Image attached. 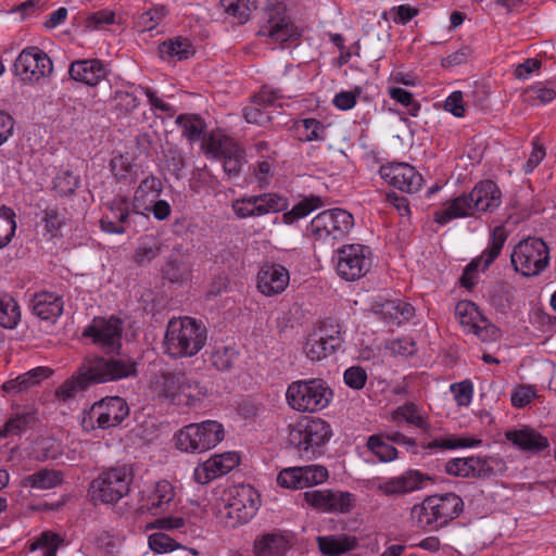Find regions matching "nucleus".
<instances>
[{
    "label": "nucleus",
    "instance_id": "obj_1",
    "mask_svg": "<svg viewBox=\"0 0 556 556\" xmlns=\"http://www.w3.org/2000/svg\"><path fill=\"white\" fill-rule=\"evenodd\" d=\"M501 190L495 182L480 181L470 193L455 198L446 208L435 212L434 220L444 225L454 218L492 212L501 205Z\"/></svg>",
    "mask_w": 556,
    "mask_h": 556
},
{
    "label": "nucleus",
    "instance_id": "obj_2",
    "mask_svg": "<svg viewBox=\"0 0 556 556\" xmlns=\"http://www.w3.org/2000/svg\"><path fill=\"white\" fill-rule=\"evenodd\" d=\"M207 331L201 321L192 317L173 318L168 321L164 346L174 358L191 357L206 344Z\"/></svg>",
    "mask_w": 556,
    "mask_h": 556
},
{
    "label": "nucleus",
    "instance_id": "obj_3",
    "mask_svg": "<svg viewBox=\"0 0 556 556\" xmlns=\"http://www.w3.org/2000/svg\"><path fill=\"white\" fill-rule=\"evenodd\" d=\"M463 507V500L455 493L432 495L412 507L410 519L417 528L434 531L457 518Z\"/></svg>",
    "mask_w": 556,
    "mask_h": 556
},
{
    "label": "nucleus",
    "instance_id": "obj_4",
    "mask_svg": "<svg viewBox=\"0 0 556 556\" xmlns=\"http://www.w3.org/2000/svg\"><path fill=\"white\" fill-rule=\"evenodd\" d=\"M333 397L328 383L320 378L291 382L286 392L288 405L300 413H317L326 408Z\"/></svg>",
    "mask_w": 556,
    "mask_h": 556
},
{
    "label": "nucleus",
    "instance_id": "obj_5",
    "mask_svg": "<svg viewBox=\"0 0 556 556\" xmlns=\"http://www.w3.org/2000/svg\"><path fill=\"white\" fill-rule=\"evenodd\" d=\"M79 367L81 376L86 377L90 387L137 375V363L131 358L125 357L87 356Z\"/></svg>",
    "mask_w": 556,
    "mask_h": 556
},
{
    "label": "nucleus",
    "instance_id": "obj_6",
    "mask_svg": "<svg viewBox=\"0 0 556 556\" xmlns=\"http://www.w3.org/2000/svg\"><path fill=\"white\" fill-rule=\"evenodd\" d=\"M131 481L127 465L110 467L91 481L89 494L94 502L115 504L129 493Z\"/></svg>",
    "mask_w": 556,
    "mask_h": 556
},
{
    "label": "nucleus",
    "instance_id": "obj_7",
    "mask_svg": "<svg viewBox=\"0 0 556 556\" xmlns=\"http://www.w3.org/2000/svg\"><path fill=\"white\" fill-rule=\"evenodd\" d=\"M330 425L320 418H306L298 422L289 433V441L301 457L311 459L317 450L331 438Z\"/></svg>",
    "mask_w": 556,
    "mask_h": 556
},
{
    "label": "nucleus",
    "instance_id": "obj_8",
    "mask_svg": "<svg viewBox=\"0 0 556 556\" xmlns=\"http://www.w3.org/2000/svg\"><path fill=\"white\" fill-rule=\"evenodd\" d=\"M510 262L514 269L522 276L541 274L549 263V250L541 238L529 237L515 245Z\"/></svg>",
    "mask_w": 556,
    "mask_h": 556
},
{
    "label": "nucleus",
    "instance_id": "obj_9",
    "mask_svg": "<svg viewBox=\"0 0 556 556\" xmlns=\"http://www.w3.org/2000/svg\"><path fill=\"white\" fill-rule=\"evenodd\" d=\"M223 425L205 420L184 427L177 435V447L185 452L202 453L215 447L224 439Z\"/></svg>",
    "mask_w": 556,
    "mask_h": 556
},
{
    "label": "nucleus",
    "instance_id": "obj_10",
    "mask_svg": "<svg viewBox=\"0 0 556 556\" xmlns=\"http://www.w3.org/2000/svg\"><path fill=\"white\" fill-rule=\"evenodd\" d=\"M129 414L126 401L119 396L103 399L94 403L83 418V427L86 429H109L119 425Z\"/></svg>",
    "mask_w": 556,
    "mask_h": 556
},
{
    "label": "nucleus",
    "instance_id": "obj_11",
    "mask_svg": "<svg viewBox=\"0 0 556 556\" xmlns=\"http://www.w3.org/2000/svg\"><path fill=\"white\" fill-rule=\"evenodd\" d=\"M203 149L205 153L223 160L224 172L229 178L239 176L245 153L231 138L212 132L204 139Z\"/></svg>",
    "mask_w": 556,
    "mask_h": 556
},
{
    "label": "nucleus",
    "instance_id": "obj_12",
    "mask_svg": "<svg viewBox=\"0 0 556 556\" xmlns=\"http://www.w3.org/2000/svg\"><path fill=\"white\" fill-rule=\"evenodd\" d=\"M304 502L323 514H349L355 507V496L348 491L319 489L303 493Z\"/></svg>",
    "mask_w": 556,
    "mask_h": 556
},
{
    "label": "nucleus",
    "instance_id": "obj_13",
    "mask_svg": "<svg viewBox=\"0 0 556 556\" xmlns=\"http://www.w3.org/2000/svg\"><path fill=\"white\" fill-rule=\"evenodd\" d=\"M52 71L51 59L38 47L24 49L14 62V73L24 81L37 83Z\"/></svg>",
    "mask_w": 556,
    "mask_h": 556
},
{
    "label": "nucleus",
    "instance_id": "obj_14",
    "mask_svg": "<svg viewBox=\"0 0 556 556\" xmlns=\"http://www.w3.org/2000/svg\"><path fill=\"white\" fill-rule=\"evenodd\" d=\"M369 250L362 244H348L338 250L337 271L346 281L363 277L370 268Z\"/></svg>",
    "mask_w": 556,
    "mask_h": 556
},
{
    "label": "nucleus",
    "instance_id": "obj_15",
    "mask_svg": "<svg viewBox=\"0 0 556 556\" xmlns=\"http://www.w3.org/2000/svg\"><path fill=\"white\" fill-rule=\"evenodd\" d=\"M199 383L191 381L186 374L165 372L155 378L152 383L154 394L162 400H167L173 404H180L181 396L188 399L194 397L193 389H198Z\"/></svg>",
    "mask_w": 556,
    "mask_h": 556
},
{
    "label": "nucleus",
    "instance_id": "obj_16",
    "mask_svg": "<svg viewBox=\"0 0 556 556\" xmlns=\"http://www.w3.org/2000/svg\"><path fill=\"white\" fill-rule=\"evenodd\" d=\"M231 206L237 217L248 218L285 211L288 207V201L277 193H263L237 199Z\"/></svg>",
    "mask_w": 556,
    "mask_h": 556
},
{
    "label": "nucleus",
    "instance_id": "obj_17",
    "mask_svg": "<svg viewBox=\"0 0 556 556\" xmlns=\"http://www.w3.org/2000/svg\"><path fill=\"white\" fill-rule=\"evenodd\" d=\"M123 325L117 317L94 318L84 330L83 336L91 338L92 342L106 352H113L121 348Z\"/></svg>",
    "mask_w": 556,
    "mask_h": 556
},
{
    "label": "nucleus",
    "instance_id": "obj_18",
    "mask_svg": "<svg viewBox=\"0 0 556 556\" xmlns=\"http://www.w3.org/2000/svg\"><path fill=\"white\" fill-rule=\"evenodd\" d=\"M507 239V232L503 226L494 228L489 247L483 251L479 258L472 260L464 269L460 277V285L466 289H471L476 285L478 267L482 264V270L489 268L494 260L500 255Z\"/></svg>",
    "mask_w": 556,
    "mask_h": 556
},
{
    "label": "nucleus",
    "instance_id": "obj_19",
    "mask_svg": "<svg viewBox=\"0 0 556 556\" xmlns=\"http://www.w3.org/2000/svg\"><path fill=\"white\" fill-rule=\"evenodd\" d=\"M286 0H266L265 14L267 23L261 33L267 34L277 42H286L294 35V26L286 14Z\"/></svg>",
    "mask_w": 556,
    "mask_h": 556
},
{
    "label": "nucleus",
    "instance_id": "obj_20",
    "mask_svg": "<svg viewBox=\"0 0 556 556\" xmlns=\"http://www.w3.org/2000/svg\"><path fill=\"white\" fill-rule=\"evenodd\" d=\"M381 178L390 186L407 193L417 192L422 185V176L407 163H389L380 167Z\"/></svg>",
    "mask_w": 556,
    "mask_h": 556
},
{
    "label": "nucleus",
    "instance_id": "obj_21",
    "mask_svg": "<svg viewBox=\"0 0 556 556\" xmlns=\"http://www.w3.org/2000/svg\"><path fill=\"white\" fill-rule=\"evenodd\" d=\"M260 504V494L251 485H242L229 501L227 515L237 523H247L256 515Z\"/></svg>",
    "mask_w": 556,
    "mask_h": 556
},
{
    "label": "nucleus",
    "instance_id": "obj_22",
    "mask_svg": "<svg viewBox=\"0 0 556 556\" xmlns=\"http://www.w3.org/2000/svg\"><path fill=\"white\" fill-rule=\"evenodd\" d=\"M429 481H431L429 475L409 469L380 483L378 490L386 496L404 495L424 489Z\"/></svg>",
    "mask_w": 556,
    "mask_h": 556
},
{
    "label": "nucleus",
    "instance_id": "obj_23",
    "mask_svg": "<svg viewBox=\"0 0 556 556\" xmlns=\"http://www.w3.org/2000/svg\"><path fill=\"white\" fill-rule=\"evenodd\" d=\"M239 463L240 457L237 453L229 452L214 455L194 469V480L200 484H206L211 480L228 473Z\"/></svg>",
    "mask_w": 556,
    "mask_h": 556
},
{
    "label": "nucleus",
    "instance_id": "obj_24",
    "mask_svg": "<svg viewBox=\"0 0 556 556\" xmlns=\"http://www.w3.org/2000/svg\"><path fill=\"white\" fill-rule=\"evenodd\" d=\"M290 547L289 532L275 529L256 535L253 542V555L286 556Z\"/></svg>",
    "mask_w": 556,
    "mask_h": 556
},
{
    "label": "nucleus",
    "instance_id": "obj_25",
    "mask_svg": "<svg viewBox=\"0 0 556 556\" xmlns=\"http://www.w3.org/2000/svg\"><path fill=\"white\" fill-rule=\"evenodd\" d=\"M68 74L75 81L94 87L108 76L106 64L99 59H83L73 61Z\"/></svg>",
    "mask_w": 556,
    "mask_h": 556
},
{
    "label": "nucleus",
    "instance_id": "obj_26",
    "mask_svg": "<svg viewBox=\"0 0 556 556\" xmlns=\"http://www.w3.org/2000/svg\"><path fill=\"white\" fill-rule=\"evenodd\" d=\"M289 279V271L282 265L266 264L257 274V289L264 295L273 296L285 291Z\"/></svg>",
    "mask_w": 556,
    "mask_h": 556
},
{
    "label": "nucleus",
    "instance_id": "obj_27",
    "mask_svg": "<svg viewBox=\"0 0 556 556\" xmlns=\"http://www.w3.org/2000/svg\"><path fill=\"white\" fill-rule=\"evenodd\" d=\"M161 273L163 278L172 283H181L191 278L192 266L189 262V254L181 244L173 248Z\"/></svg>",
    "mask_w": 556,
    "mask_h": 556
},
{
    "label": "nucleus",
    "instance_id": "obj_28",
    "mask_svg": "<svg viewBox=\"0 0 556 556\" xmlns=\"http://www.w3.org/2000/svg\"><path fill=\"white\" fill-rule=\"evenodd\" d=\"M130 206L132 207V203L130 204L125 197L114 200L109 207V213L100 219L102 230L109 233H124L126 231L125 224L128 222L130 214Z\"/></svg>",
    "mask_w": 556,
    "mask_h": 556
},
{
    "label": "nucleus",
    "instance_id": "obj_29",
    "mask_svg": "<svg viewBox=\"0 0 556 556\" xmlns=\"http://www.w3.org/2000/svg\"><path fill=\"white\" fill-rule=\"evenodd\" d=\"M63 300L52 292H40L31 301L33 313L42 320L54 323L63 312Z\"/></svg>",
    "mask_w": 556,
    "mask_h": 556
},
{
    "label": "nucleus",
    "instance_id": "obj_30",
    "mask_svg": "<svg viewBox=\"0 0 556 556\" xmlns=\"http://www.w3.org/2000/svg\"><path fill=\"white\" fill-rule=\"evenodd\" d=\"M505 437L515 446L526 452L540 453L549 445L547 438L529 427L509 430Z\"/></svg>",
    "mask_w": 556,
    "mask_h": 556
},
{
    "label": "nucleus",
    "instance_id": "obj_31",
    "mask_svg": "<svg viewBox=\"0 0 556 556\" xmlns=\"http://www.w3.org/2000/svg\"><path fill=\"white\" fill-rule=\"evenodd\" d=\"M51 369L39 366L3 383L2 390L9 394H21L38 386L51 375Z\"/></svg>",
    "mask_w": 556,
    "mask_h": 556
},
{
    "label": "nucleus",
    "instance_id": "obj_32",
    "mask_svg": "<svg viewBox=\"0 0 556 556\" xmlns=\"http://www.w3.org/2000/svg\"><path fill=\"white\" fill-rule=\"evenodd\" d=\"M471 478L486 480L502 476L507 470L505 460L498 455L471 456Z\"/></svg>",
    "mask_w": 556,
    "mask_h": 556
},
{
    "label": "nucleus",
    "instance_id": "obj_33",
    "mask_svg": "<svg viewBox=\"0 0 556 556\" xmlns=\"http://www.w3.org/2000/svg\"><path fill=\"white\" fill-rule=\"evenodd\" d=\"M375 313L386 323L401 325L414 316L415 309L401 300H386L376 306Z\"/></svg>",
    "mask_w": 556,
    "mask_h": 556
},
{
    "label": "nucleus",
    "instance_id": "obj_34",
    "mask_svg": "<svg viewBox=\"0 0 556 556\" xmlns=\"http://www.w3.org/2000/svg\"><path fill=\"white\" fill-rule=\"evenodd\" d=\"M163 190V184L157 177L150 175L146 177L134 193L132 212L139 213L141 210H150V204L156 199Z\"/></svg>",
    "mask_w": 556,
    "mask_h": 556
},
{
    "label": "nucleus",
    "instance_id": "obj_35",
    "mask_svg": "<svg viewBox=\"0 0 556 556\" xmlns=\"http://www.w3.org/2000/svg\"><path fill=\"white\" fill-rule=\"evenodd\" d=\"M317 545L325 556H340L355 549L358 541L348 534L324 535L317 538Z\"/></svg>",
    "mask_w": 556,
    "mask_h": 556
},
{
    "label": "nucleus",
    "instance_id": "obj_36",
    "mask_svg": "<svg viewBox=\"0 0 556 556\" xmlns=\"http://www.w3.org/2000/svg\"><path fill=\"white\" fill-rule=\"evenodd\" d=\"M394 421H405L409 425L417 427L426 433H429L431 425L428 415L415 403H405L399 406L392 414Z\"/></svg>",
    "mask_w": 556,
    "mask_h": 556
},
{
    "label": "nucleus",
    "instance_id": "obj_37",
    "mask_svg": "<svg viewBox=\"0 0 556 556\" xmlns=\"http://www.w3.org/2000/svg\"><path fill=\"white\" fill-rule=\"evenodd\" d=\"M159 54L163 60L177 59L187 60L194 54V47L191 41L185 37L169 38L159 45Z\"/></svg>",
    "mask_w": 556,
    "mask_h": 556
},
{
    "label": "nucleus",
    "instance_id": "obj_38",
    "mask_svg": "<svg viewBox=\"0 0 556 556\" xmlns=\"http://www.w3.org/2000/svg\"><path fill=\"white\" fill-rule=\"evenodd\" d=\"M174 497V486L168 481L162 480L156 482L153 491L148 495L144 506L154 514L162 513L168 509Z\"/></svg>",
    "mask_w": 556,
    "mask_h": 556
},
{
    "label": "nucleus",
    "instance_id": "obj_39",
    "mask_svg": "<svg viewBox=\"0 0 556 556\" xmlns=\"http://www.w3.org/2000/svg\"><path fill=\"white\" fill-rule=\"evenodd\" d=\"M482 444L481 439L472 438V437H455L451 435L448 438H440L435 439L428 443H421V447L424 450H455V448H465V447H477Z\"/></svg>",
    "mask_w": 556,
    "mask_h": 556
},
{
    "label": "nucleus",
    "instance_id": "obj_40",
    "mask_svg": "<svg viewBox=\"0 0 556 556\" xmlns=\"http://www.w3.org/2000/svg\"><path fill=\"white\" fill-rule=\"evenodd\" d=\"M168 15V8L165 4H154L140 13L136 18V26L140 31L155 29Z\"/></svg>",
    "mask_w": 556,
    "mask_h": 556
},
{
    "label": "nucleus",
    "instance_id": "obj_41",
    "mask_svg": "<svg viewBox=\"0 0 556 556\" xmlns=\"http://www.w3.org/2000/svg\"><path fill=\"white\" fill-rule=\"evenodd\" d=\"M176 124L181 127L182 135L191 142L200 140L206 128L203 118L197 114H181L176 118Z\"/></svg>",
    "mask_w": 556,
    "mask_h": 556
},
{
    "label": "nucleus",
    "instance_id": "obj_42",
    "mask_svg": "<svg viewBox=\"0 0 556 556\" xmlns=\"http://www.w3.org/2000/svg\"><path fill=\"white\" fill-rule=\"evenodd\" d=\"M89 387L88 380H86L85 376H81L80 367H78L77 371L55 390V397L66 402L75 397L78 392L85 391Z\"/></svg>",
    "mask_w": 556,
    "mask_h": 556
},
{
    "label": "nucleus",
    "instance_id": "obj_43",
    "mask_svg": "<svg viewBox=\"0 0 556 556\" xmlns=\"http://www.w3.org/2000/svg\"><path fill=\"white\" fill-rule=\"evenodd\" d=\"M455 316L467 332H470L483 317L478 306L470 301H459L455 307Z\"/></svg>",
    "mask_w": 556,
    "mask_h": 556
},
{
    "label": "nucleus",
    "instance_id": "obj_44",
    "mask_svg": "<svg viewBox=\"0 0 556 556\" xmlns=\"http://www.w3.org/2000/svg\"><path fill=\"white\" fill-rule=\"evenodd\" d=\"M62 483V473L58 470L41 469L25 478V485L38 490H48Z\"/></svg>",
    "mask_w": 556,
    "mask_h": 556
},
{
    "label": "nucleus",
    "instance_id": "obj_45",
    "mask_svg": "<svg viewBox=\"0 0 556 556\" xmlns=\"http://www.w3.org/2000/svg\"><path fill=\"white\" fill-rule=\"evenodd\" d=\"M139 103V99L134 93L124 90H116L112 97V110L117 117L130 115Z\"/></svg>",
    "mask_w": 556,
    "mask_h": 556
},
{
    "label": "nucleus",
    "instance_id": "obj_46",
    "mask_svg": "<svg viewBox=\"0 0 556 556\" xmlns=\"http://www.w3.org/2000/svg\"><path fill=\"white\" fill-rule=\"evenodd\" d=\"M21 317L16 301L10 295H0V326L12 329Z\"/></svg>",
    "mask_w": 556,
    "mask_h": 556
},
{
    "label": "nucleus",
    "instance_id": "obj_47",
    "mask_svg": "<svg viewBox=\"0 0 556 556\" xmlns=\"http://www.w3.org/2000/svg\"><path fill=\"white\" fill-rule=\"evenodd\" d=\"M333 227L331 210L320 212L309 224L312 235L319 240L333 239Z\"/></svg>",
    "mask_w": 556,
    "mask_h": 556
},
{
    "label": "nucleus",
    "instance_id": "obj_48",
    "mask_svg": "<svg viewBox=\"0 0 556 556\" xmlns=\"http://www.w3.org/2000/svg\"><path fill=\"white\" fill-rule=\"evenodd\" d=\"M220 5L225 12L232 16L237 23L242 24L248 21L252 9L256 8L255 0H220Z\"/></svg>",
    "mask_w": 556,
    "mask_h": 556
},
{
    "label": "nucleus",
    "instance_id": "obj_49",
    "mask_svg": "<svg viewBox=\"0 0 556 556\" xmlns=\"http://www.w3.org/2000/svg\"><path fill=\"white\" fill-rule=\"evenodd\" d=\"M321 201L318 197L305 198L296 203L290 211L282 215V220L286 224H293L298 219L306 217L311 212L318 208Z\"/></svg>",
    "mask_w": 556,
    "mask_h": 556
},
{
    "label": "nucleus",
    "instance_id": "obj_50",
    "mask_svg": "<svg viewBox=\"0 0 556 556\" xmlns=\"http://www.w3.org/2000/svg\"><path fill=\"white\" fill-rule=\"evenodd\" d=\"M328 344L323 340L319 333L314 330L308 334L304 344V353L311 361H320L329 354L334 353V350L328 349Z\"/></svg>",
    "mask_w": 556,
    "mask_h": 556
},
{
    "label": "nucleus",
    "instance_id": "obj_51",
    "mask_svg": "<svg viewBox=\"0 0 556 556\" xmlns=\"http://www.w3.org/2000/svg\"><path fill=\"white\" fill-rule=\"evenodd\" d=\"M15 213L8 206L0 207V249L7 247L15 235Z\"/></svg>",
    "mask_w": 556,
    "mask_h": 556
},
{
    "label": "nucleus",
    "instance_id": "obj_52",
    "mask_svg": "<svg viewBox=\"0 0 556 556\" xmlns=\"http://www.w3.org/2000/svg\"><path fill=\"white\" fill-rule=\"evenodd\" d=\"M316 333L323 337L330 350H339L342 346L341 327L333 320L323 321L320 326L314 329Z\"/></svg>",
    "mask_w": 556,
    "mask_h": 556
},
{
    "label": "nucleus",
    "instance_id": "obj_53",
    "mask_svg": "<svg viewBox=\"0 0 556 556\" xmlns=\"http://www.w3.org/2000/svg\"><path fill=\"white\" fill-rule=\"evenodd\" d=\"M367 447L381 460L392 462L397 457V450L380 434L368 438Z\"/></svg>",
    "mask_w": 556,
    "mask_h": 556
},
{
    "label": "nucleus",
    "instance_id": "obj_54",
    "mask_svg": "<svg viewBox=\"0 0 556 556\" xmlns=\"http://www.w3.org/2000/svg\"><path fill=\"white\" fill-rule=\"evenodd\" d=\"M238 352L235 348L215 346L211 354V362L218 370H229L237 361Z\"/></svg>",
    "mask_w": 556,
    "mask_h": 556
},
{
    "label": "nucleus",
    "instance_id": "obj_55",
    "mask_svg": "<svg viewBox=\"0 0 556 556\" xmlns=\"http://www.w3.org/2000/svg\"><path fill=\"white\" fill-rule=\"evenodd\" d=\"M302 489L319 484L328 479V470L324 466L309 465L299 467Z\"/></svg>",
    "mask_w": 556,
    "mask_h": 556
},
{
    "label": "nucleus",
    "instance_id": "obj_56",
    "mask_svg": "<svg viewBox=\"0 0 556 556\" xmlns=\"http://www.w3.org/2000/svg\"><path fill=\"white\" fill-rule=\"evenodd\" d=\"M62 543L63 539L59 534L46 531L30 545V549H43L45 556H56V552Z\"/></svg>",
    "mask_w": 556,
    "mask_h": 556
},
{
    "label": "nucleus",
    "instance_id": "obj_57",
    "mask_svg": "<svg viewBox=\"0 0 556 556\" xmlns=\"http://www.w3.org/2000/svg\"><path fill=\"white\" fill-rule=\"evenodd\" d=\"M333 240L342 239L354 226L352 214L342 208H332Z\"/></svg>",
    "mask_w": 556,
    "mask_h": 556
},
{
    "label": "nucleus",
    "instance_id": "obj_58",
    "mask_svg": "<svg viewBox=\"0 0 556 556\" xmlns=\"http://www.w3.org/2000/svg\"><path fill=\"white\" fill-rule=\"evenodd\" d=\"M63 454V447L58 440L47 438L38 443L36 458L40 462L56 460Z\"/></svg>",
    "mask_w": 556,
    "mask_h": 556
},
{
    "label": "nucleus",
    "instance_id": "obj_59",
    "mask_svg": "<svg viewBox=\"0 0 556 556\" xmlns=\"http://www.w3.org/2000/svg\"><path fill=\"white\" fill-rule=\"evenodd\" d=\"M274 110H265L263 106L252 102L251 105L243 109V116L250 124L266 126L273 121Z\"/></svg>",
    "mask_w": 556,
    "mask_h": 556
},
{
    "label": "nucleus",
    "instance_id": "obj_60",
    "mask_svg": "<svg viewBox=\"0 0 556 556\" xmlns=\"http://www.w3.org/2000/svg\"><path fill=\"white\" fill-rule=\"evenodd\" d=\"M111 172L117 181L130 182L132 180V165L125 155H116L110 163Z\"/></svg>",
    "mask_w": 556,
    "mask_h": 556
},
{
    "label": "nucleus",
    "instance_id": "obj_61",
    "mask_svg": "<svg viewBox=\"0 0 556 556\" xmlns=\"http://www.w3.org/2000/svg\"><path fill=\"white\" fill-rule=\"evenodd\" d=\"M79 186V178L70 170L60 173L54 179V188L62 195H72Z\"/></svg>",
    "mask_w": 556,
    "mask_h": 556
},
{
    "label": "nucleus",
    "instance_id": "obj_62",
    "mask_svg": "<svg viewBox=\"0 0 556 556\" xmlns=\"http://www.w3.org/2000/svg\"><path fill=\"white\" fill-rule=\"evenodd\" d=\"M445 472L450 476L471 478V456L452 458L445 464Z\"/></svg>",
    "mask_w": 556,
    "mask_h": 556
},
{
    "label": "nucleus",
    "instance_id": "obj_63",
    "mask_svg": "<svg viewBox=\"0 0 556 556\" xmlns=\"http://www.w3.org/2000/svg\"><path fill=\"white\" fill-rule=\"evenodd\" d=\"M33 419L34 417L30 414H22L10 418L0 429V438H5L10 434H20L27 429L28 424Z\"/></svg>",
    "mask_w": 556,
    "mask_h": 556
},
{
    "label": "nucleus",
    "instance_id": "obj_64",
    "mask_svg": "<svg viewBox=\"0 0 556 556\" xmlns=\"http://www.w3.org/2000/svg\"><path fill=\"white\" fill-rule=\"evenodd\" d=\"M162 244L153 242L152 244H140L134 254V261L138 266H146L151 263L161 253Z\"/></svg>",
    "mask_w": 556,
    "mask_h": 556
}]
</instances>
